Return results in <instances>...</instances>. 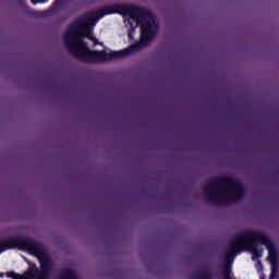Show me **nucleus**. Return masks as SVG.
Instances as JSON below:
<instances>
[{
    "instance_id": "nucleus-1",
    "label": "nucleus",
    "mask_w": 279,
    "mask_h": 279,
    "mask_svg": "<svg viewBox=\"0 0 279 279\" xmlns=\"http://www.w3.org/2000/svg\"><path fill=\"white\" fill-rule=\"evenodd\" d=\"M119 8L131 10L129 23L132 32L141 25V41L124 50L114 52H106V50L93 51L88 49L84 38H88L94 45H101V43L97 41V38L93 36V28L97 24V21L105 16V14L119 12V10L108 8L105 12L96 11L86 13L78 17V20L72 23L66 29L64 35L65 47L71 51V53H73V56H75V58L83 60V62H108L110 60H119V58H125L130 56V53H134V51H141V49H143V47H145L147 43L156 36V32H158V24H156V17H154L149 11L143 8L130 5H119Z\"/></svg>"
},
{
    "instance_id": "nucleus-2",
    "label": "nucleus",
    "mask_w": 279,
    "mask_h": 279,
    "mask_svg": "<svg viewBox=\"0 0 279 279\" xmlns=\"http://www.w3.org/2000/svg\"><path fill=\"white\" fill-rule=\"evenodd\" d=\"M226 263L225 279H271L278 253L265 233L245 231L231 242Z\"/></svg>"
},
{
    "instance_id": "nucleus-3",
    "label": "nucleus",
    "mask_w": 279,
    "mask_h": 279,
    "mask_svg": "<svg viewBox=\"0 0 279 279\" xmlns=\"http://www.w3.org/2000/svg\"><path fill=\"white\" fill-rule=\"evenodd\" d=\"M51 260L43 245L17 236L0 242V279H49Z\"/></svg>"
},
{
    "instance_id": "nucleus-4",
    "label": "nucleus",
    "mask_w": 279,
    "mask_h": 279,
    "mask_svg": "<svg viewBox=\"0 0 279 279\" xmlns=\"http://www.w3.org/2000/svg\"><path fill=\"white\" fill-rule=\"evenodd\" d=\"M244 193L245 190H243V185L236 179H214L205 186L207 199L215 204H228L241 199Z\"/></svg>"
},
{
    "instance_id": "nucleus-5",
    "label": "nucleus",
    "mask_w": 279,
    "mask_h": 279,
    "mask_svg": "<svg viewBox=\"0 0 279 279\" xmlns=\"http://www.w3.org/2000/svg\"><path fill=\"white\" fill-rule=\"evenodd\" d=\"M198 279H210V276L208 274L201 275Z\"/></svg>"
},
{
    "instance_id": "nucleus-6",
    "label": "nucleus",
    "mask_w": 279,
    "mask_h": 279,
    "mask_svg": "<svg viewBox=\"0 0 279 279\" xmlns=\"http://www.w3.org/2000/svg\"><path fill=\"white\" fill-rule=\"evenodd\" d=\"M47 0H32L33 3H45Z\"/></svg>"
},
{
    "instance_id": "nucleus-7",
    "label": "nucleus",
    "mask_w": 279,
    "mask_h": 279,
    "mask_svg": "<svg viewBox=\"0 0 279 279\" xmlns=\"http://www.w3.org/2000/svg\"><path fill=\"white\" fill-rule=\"evenodd\" d=\"M258 267L263 268V263H260V260H258Z\"/></svg>"
},
{
    "instance_id": "nucleus-8",
    "label": "nucleus",
    "mask_w": 279,
    "mask_h": 279,
    "mask_svg": "<svg viewBox=\"0 0 279 279\" xmlns=\"http://www.w3.org/2000/svg\"><path fill=\"white\" fill-rule=\"evenodd\" d=\"M129 38H131V39L134 38V37L132 36V33H129Z\"/></svg>"
}]
</instances>
